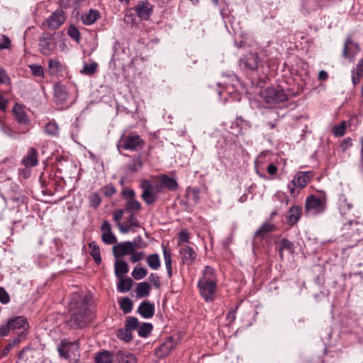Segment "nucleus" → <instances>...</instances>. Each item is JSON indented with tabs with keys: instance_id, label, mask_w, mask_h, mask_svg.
Segmentation results:
<instances>
[{
	"instance_id": "338daca9",
	"label": "nucleus",
	"mask_w": 363,
	"mask_h": 363,
	"mask_svg": "<svg viewBox=\"0 0 363 363\" xmlns=\"http://www.w3.org/2000/svg\"><path fill=\"white\" fill-rule=\"evenodd\" d=\"M128 223L130 224V226H133L136 228L140 227L139 221L133 214L130 215L128 218Z\"/></svg>"
},
{
	"instance_id": "9b49d317",
	"label": "nucleus",
	"mask_w": 363,
	"mask_h": 363,
	"mask_svg": "<svg viewBox=\"0 0 363 363\" xmlns=\"http://www.w3.org/2000/svg\"><path fill=\"white\" fill-rule=\"evenodd\" d=\"M101 230L103 232L101 240L107 245L114 244L117 239L111 231V225L108 221L104 220L101 226Z\"/></svg>"
},
{
	"instance_id": "f03ea898",
	"label": "nucleus",
	"mask_w": 363,
	"mask_h": 363,
	"mask_svg": "<svg viewBox=\"0 0 363 363\" xmlns=\"http://www.w3.org/2000/svg\"><path fill=\"white\" fill-rule=\"evenodd\" d=\"M140 186L143 189L141 198L147 205H152L156 201V195L161 192L163 188V185L159 182V177L154 184L147 179H143Z\"/></svg>"
},
{
	"instance_id": "a18cd8bd",
	"label": "nucleus",
	"mask_w": 363,
	"mask_h": 363,
	"mask_svg": "<svg viewBox=\"0 0 363 363\" xmlns=\"http://www.w3.org/2000/svg\"><path fill=\"white\" fill-rule=\"evenodd\" d=\"M130 243H132L133 250L143 249L147 245L140 236L135 237L133 241H130Z\"/></svg>"
},
{
	"instance_id": "f257e3e1",
	"label": "nucleus",
	"mask_w": 363,
	"mask_h": 363,
	"mask_svg": "<svg viewBox=\"0 0 363 363\" xmlns=\"http://www.w3.org/2000/svg\"><path fill=\"white\" fill-rule=\"evenodd\" d=\"M70 318L67 324L72 328H83L90 321L88 300L86 296L74 294L69 303Z\"/></svg>"
},
{
	"instance_id": "a878e982",
	"label": "nucleus",
	"mask_w": 363,
	"mask_h": 363,
	"mask_svg": "<svg viewBox=\"0 0 363 363\" xmlns=\"http://www.w3.org/2000/svg\"><path fill=\"white\" fill-rule=\"evenodd\" d=\"M39 47L40 52L45 56L50 55L54 49L55 48V44L52 41H39Z\"/></svg>"
},
{
	"instance_id": "4c0bfd02",
	"label": "nucleus",
	"mask_w": 363,
	"mask_h": 363,
	"mask_svg": "<svg viewBox=\"0 0 363 363\" xmlns=\"http://www.w3.org/2000/svg\"><path fill=\"white\" fill-rule=\"evenodd\" d=\"M153 329L151 323H144L138 327V335L142 337H147Z\"/></svg>"
},
{
	"instance_id": "9d476101",
	"label": "nucleus",
	"mask_w": 363,
	"mask_h": 363,
	"mask_svg": "<svg viewBox=\"0 0 363 363\" xmlns=\"http://www.w3.org/2000/svg\"><path fill=\"white\" fill-rule=\"evenodd\" d=\"M133 252V248L130 241H125L114 245L113 247V253L116 258L124 257L130 255Z\"/></svg>"
},
{
	"instance_id": "8fccbe9b",
	"label": "nucleus",
	"mask_w": 363,
	"mask_h": 363,
	"mask_svg": "<svg viewBox=\"0 0 363 363\" xmlns=\"http://www.w3.org/2000/svg\"><path fill=\"white\" fill-rule=\"evenodd\" d=\"M29 68L30 69L32 74L34 76H36V77H43L44 76L43 68L41 65L33 64V65H29Z\"/></svg>"
},
{
	"instance_id": "412c9836",
	"label": "nucleus",
	"mask_w": 363,
	"mask_h": 363,
	"mask_svg": "<svg viewBox=\"0 0 363 363\" xmlns=\"http://www.w3.org/2000/svg\"><path fill=\"white\" fill-rule=\"evenodd\" d=\"M276 230V226L274 224L271 223L269 222L264 223L262 226L255 232L254 235L255 238H260L262 239L267 234L271 232H273Z\"/></svg>"
},
{
	"instance_id": "4be33fe9",
	"label": "nucleus",
	"mask_w": 363,
	"mask_h": 363,
	"mask_svg": "<svg viewBox=\"0 0 363 363\" xmlns=\"http://www.w3.org/2000/svg\"><path fill=\"white\" fill-rule=\"evenodd\" d=\"M159 182L163 185V187L167 188L170 191H176L178 188L177 181L166 174H162L159 177Z\"/></svg>"
},
{
	"instance_id": "7c9ffc66",
	"label": "nucleus",
	"mask_w": 363,
	"mask_h": 363,
	"mask_svg": "<svg viewBox=\"0 0 363 363\" xmlns=\"http://www.w3.org/2000/svg\"><path fill=\"white\" fill-rule=\"evenodd\" d=\"M133 286V281L130 278H121L118 284V291L122 293L129 291Z\"/></svg>"
},
{
	"instance_id": "bf43d9fd",
	"label": "nucleus",
	"mask_w": 363,
	"mask_h": 363,
	"mask_svg": "<svg viewBox=\"0 0 363 363\" xmlns=\"http://www.w3.org/2000/svg\"><path fill=\"white\" fill-rule=\"evenodd\" d=\"M352 81L353 85L355 86L357 84H358L360 82V79L363 75V73H359L358 72H355L352 70Z\"/></svg>"
},
{
	"instance_id": "774afa93",
	"label": "nucleus",
	"mask_w": 363,
	"mask_h": 363,
	"mask_svg": "<svg viewBox=\"0 0 363 363\" xmlns=\"http://www.w3.org/2000/svg\"><path fill=\"white\" fill-rule=\"evenodd\" d=\"M55 34H52L48 32H45L42 34V35L39 38V41H52L53 36Z\"/></svg>"
},
{
	"instance_id": "6e6552de",
	"label": "nucleus",
	"mask_w": 363,
	"mask_h": 363,
	"mask_svg": "<svg viewBox=\"0 0 363 363\" xmlns=\"http://www.w3.org/2000/svg\"><path fill=\"white\" fill-rule=\"evenodd\" d=\"M79 348V341L69 342L66 339L62 340L57 346V351L60 357L69 359V353L78 351Z\"/></svg>"
},
{
	"instance_id": "bb28decb",
	"label": "nucleus",
	"mask_w": 363,
	"mask_h": 363,
	"mask_svg": "<svg viewBox=\"0 0 363 363\" xmlns=\"http://www.w3.org/2000/svg\"><path fill=\"white\" fill-rule=\"evenodd\" d=\"M150 290H151L150 285L147 282L144 281V282H140L138 284L135 292H136L138 297L143 298V297L148 296L150 294Z\"/></svg>"
},
{
	"instance_id": "13d9d810",
	"label": "nucleus",
	"mask_w": 363,
	"mask_h": 363,
	"mask_svg": "<svg viewBox=\"0 0 363 363\" xmlns=\"http://www.w3.org/2000/svg\"><path fill=\"white\" fill-rule=\"evenodd\" d=\"M2 43L0 42V49H9L11 46V41L6 35H1Z\"/></svg>"
},
{
	"instance_id": "f8f14e48",
	"label": "nucleus",
	"mask_w": 363,
	"mask_h": 363,
	"mask_svg": "<svg viewBox=\"0 0 363 363\" xmlns=\"http://www.w3.org/2000/svg\"><path fill=\"white\" fill-rule=\"evenodd\" d=\"M9 320V325H11V330H21L20 336L21 337L24 335L23 333L27 330L29 328L28 323L26 318L23 316H16L13 318H11Z\"/></svg>"
},
{
	"instance_id": "4d7b16f0",
	"label": "nucleus",
	"mask_w": 363,
	"mask_h": 363,
	"mask_svg": "<svg viewBox=\"0 0 363 363\" xmlns=\"http://www.w3.org/2000/svg\"><path fill=\"white\" fill-rule=\"evenodd\" d=\"M149 280L155 288H159L160 286V277L156 274H150L149 276Z\"/></svg>"
},
{
	"instance_id": "69168bd1",
	"label": "nucleus",
	"mask_w": 363,
	"mask_h": 363,
	"mask_svg": "<svg viewBox=\"0 0 363 363\" xmlns=\"http://www.w3.org/2000/svg\"><path fill=\"white\" fill-rule=\"evenodd\" d=\"M122 194L123 197L128 201L129 199H135V191L132 189L130 190H124L122 191Z\"/></svg>"
},
{
	"instance_id": "c9c22d12",
	"label": "nucleus",
	"mask_w": 363,
	"mask_h": 363,
	"mask_svg": "<svg viewBox=\"0 0 363 363\" xmlns=\"http://www.w3.org/2000/svg\"><path fill=\"white\" fill-rule=\"evenodd\" d=\"M13 112L15 113L16 120L20 123H26L28 121L26 114L25 112L22 110L21 107L16 104L13 107Z\"/></svg>"
},
{
	"instance_id": "6ab92c4d",
	"label": "nucleus",
	"mask_w": 363,
	"mask_h": 363,
	"mask_svg": "<svg viewBox=\"0 0 363 363\" xmlns=\"http://www.w3.org/2000/svg\"><path fill=\"white\" fill-rule=\"evenodd\" d=\"M175 346L176 342L174 340L172 337H169L167 340L160 345L157 353L160 357H165L171 352Z\"/></svg>"
},
{
	"instance_id": "58836bf2",
	"label": "nucleus",
	"mask_w": 363,
	"mask_h": 363,
	"mask_svg": "<svg viewBox=\"0 0 363 363\" xmlns=\"http://www.w3.org/2000/svg\"><path fill=\"white\" fill-rule=\"evenodd\" d=\"M125 207L128 211H138L141 209V203L135 199H129L126 201Z\"/></svg>"
},
{
	"instance_id": "0eeeda50",
	"label": "nucleus",
	"mask_w": 363,
	"mask_h": 363,
	"mask_svg": "<svg viewBox=\"0 0 363 363\" xmlns=\"http://www.w3.org/2000/svg\"><path fill=\"white\" fill-rule=\"evenodd\" d=\"M65 21L64 11L62 9H57L46 18L42 25L48 29L56 30L64 23Z\"/></svg>"
},
{
	"instance_id": "a19ab883",
	"label": "nucleus",
	"mask_w": 363,
	"mask_h": 363,
	"mask_svg": "<svg viewBox=\"0 0 363 363\" xmlns=\"http://www.w3.org/2000/svg\"><path fill=\"white\" fill-rule=\"evenodd\" d=\"M117 336L119 339L123 340L126 342L130 341L133 337L131 330L125 328V327L123 329L118 330Z\"/></svg>"
},
{
	"instance_id": "a211bd4d",
	"label": "nucleus",
	"mask_w": 363,
	"mask_h": 363,
	"mask_svg": "<svg viewBox=\"0 0 363 363\" xmlns=\"http://www.w3.org/2000/svg\"><path fill=\"white\" fill-rule=\"evenodd\" d=\"M115 361L118 363H137V359L134 354L118 350L114 353Z\"/></svg>"
},
{
	"instance_id": "4468645a",
	"label": "nucleus",
	"mask_w": 363,
	"mask_h": 363,
	"mask_svg": "<svg viewBox=\"0 0 363 363\" xmlns=\"http://www.w3.org/2000/svg\"><path fill=\"white\" fill-rule=\"evenodd\" d=\"M135 11L140 18L147 20L152 11V6L147 1H140L135 6Z\"/></svg>"
},
{
	"instance_id": "603ef678",
	"label": "nucleus",
	"mask_w": 363,
	"mask_h": 363,
	"mask_svg": "<svg viewBox=\"0 0 363 363\" xmlns=\"http://www.w3.org/2000/svg\"><path fill=\"white\" fill-rule=\"evenodd\" d=\"M345 121H342L338 126L334 127V135L335 136H343L345 133Z\"/></svg>"
},
{
	"instance_id": "dca6fc26",
	"label": "nucleus",
	"mask_w": 363,
	"mask_h": 363,
	"mask_svg": "<svg viewBox=\"0 0 363 363\" xmlns=\"http://www.w3.org/2000/svg\"><path fill=\"white\" fill-rule=\"evenodd\" d=\"M301 208L299 206H294L290 208L286 216V223L289 225H295L301 218Z\"/></svg>"
},
{
	"instance_id": "473e14b6",
	"label": "nucleus",
	"mask_w": 363,
	"mask_h": 363,
	"mask_svg": "<svg viewBox=\"0 0 363 363\" xmlns=\"http://www.w3.org/2000/svg\"><path fill=\"white\" fill-rule=\"evenodd\" d=\"M147 265L154 270H157L160 267V259L157 254H151L147 257Z\"/></svg>"
},
{
	"instance_id": "f3484780",
	"label": "nucleus",
	"mask_w": 363,
	"mask_h": 363,
	"mask_svg": "<svg viewBox=\"0 0 363 363\" xmlns=\"http://www.w3.org/2000/svg\"><path fill=\"white\" fill-rule=\"evenodd\" d=\"M55 98L56 102L59 104H64L68 99V92L65 86L60 84H57L54 86Z\"/></svg>"
},
{
	"instance_id": "680f3d73",
	"label": "nucleus",
	"mask_w": 363,
	"mask_h": 363,
	"mask_svg": "<svg viewBox=\"0 0 363 363\" xmlns=\"http://www.w3.org/2000/svg\"><path fill=\"white\" fill-rule=\"evenodd\" d=\"M11 325H9V320H8L6 325H1L0 327V335L6 336L8 335L9 332L11 330Z\"/></svg>"
},
{
	"instance_id": "c756f323",
	"label": "nucleus",
	"mask_w": 363,
	"mask_h": 363,
	"mask_svg": "<svg viewBox=\"0 0 363 363\" xmlns=\"http://www.w3.org/2000/svg\"><path fill=\"white\" fill-rule=\"evenodd\" d=\"M89 247L91 250L90 255L93 257L94 260L97 264H100L101 262V257L99 247L95 241L91 242L89 244Z\"/></svg>"
},
{
	"instance_id": "39448f33",
	"label": "nucleus",
	"mask_w": 363,
	"mask_h": 363,
	"mask_svg": "<svg viewBox=\"0 0 363 363\" xmlns=\"http://www.w3.org/2000/svg\"><path fill=\"white\" fill-rule=\"evenodd\" d=\"M313 176V174L311 172H298L288 186L290 194L294 197L296 196L299 190L307 185Z\"/></svg>"
},
{
	"instance_id": "b1692460",
	"label": "nucleus",
	"mask_w": 363,
	"mask_h": 363,
	"mask_svg": "<svg viewBox=\"0 0 363 363\" xmlns=\"http://www.w3.org/2000/svg\"><path fill=\"white\" fill-rule=\"evenodd\" d=\"M113 360H115L114 354L107 350L99 352L95 356L96 363H111Z\"/></svg>"
},
{
	"instance_id": "c85d7f7f",
	"label": "nucleus",
	"mask_w": 363,
	"mask_h": 363,
	"mask_svg": "<svg viewBox=\"0 0 363 363\" xmlns=\"http://www.w3.org/2000/svg\"><path fill=\"white\" fill-rule=\"evenodd\" d=\"M128 270V264L125 261H118L115 263V274L117 277L123 278Z\"/></svg>"
},
{
	"instance_id": "7ed1b4c3",
	"label": "nucleus",
	"mask_w": 363,
	"mask_h": 363,
	"mask_svg": "<svg viewBox=\"0 0 363 363\" xmlns=\"http://www.w3.org/2000/svg\"><path fill=\"white\" fill-rule=\"evenodd\" d=\"M327 196L325 193L320 196L310 195L306 198L305 209L314 215L322 213L326 209Z\"/></svg>"
},
{
	"instance_id": "864d4df0",
	"label": "nucleus",
	"mask_w": 363,
	"mask_h": 363,
	"mask_svg": "<svg viewBox=\"0 0 363 363\" xmlns=\"http://www.w3.org/2000/svg\"><path fill=\"white\" fill-rule=\"evenodd\" d=\"M89 200L91 206L94 208L99 206L101 201V197L97 193L92 194L89 197Z\"/></svg>"
},
{
	"instance_id": "20e7f679",
	"label": "nucleus",
	"mask_w": 363,
	"mask_h": 363,
	"mask_svg": "<svg viewBox=\"0 0 363 363\" xmlns=\"http://www.w3.org/2000/svg\"><path fill=\"white\" fill-rule=\"evenodd\" d=\"M261 98L268 104H276L288 100V95L282 89L268 87L259 92Z\"/></svg>"
},
{
	"instance_id": "09e8293b",
	"label": "nucleus",
	"mask_w": 363,
	"mask_h": 363,
	"mask_svg": "<svg viewBox=\"0 0 363 363\" xmlns=\"http://www.w3.org/2000/svg\"><path fill=\"white\" fill-rule=\"evenodd\" d=\"M58 125L55 123H48L45 126V132L50 135H56L58 133Z\"/></svg>"
},
{
	"instance_id": "49530a36",
	"label": "nucleus",
	"mask_w": 363,
	"mask_h": 363,
	"mask_svg": "<svg viewBox=\"0 0 363 363\" xmlns=\"http://www.w3.org/2000/svg\"><path fill=\"white\" fill-rule=\"evenodd\" d=\"M67 34L69 36L76 40L77 43H79L80 40V33L79 30L73 25H71L67 29Z\"/></svg>"
},
{
	"instance_id": "37998d69",
	"label": "nucleus",
	"mask_w": 363,
	"mask_h": 363,
	"mask_svg": "<svg viewBox=\"0 0 363 363\" xmlns=\"http://www.w3.org/2000/svg\"><path fill=\"white\" fill-rule=\"evenodd\" d=\"M147 274V270L143 267H135L132 272V276L136 280L143 279Z\"/></svg>"
},
{
	"instance_id": "6e6d98bb",
	"label": "nucleus",
	"mask_w": 363,
	"mask_h": 363,
	"mask_svg": "<svg viewBox=\"0 0 363 363\" xmlns=\"http://www.w3.org/2000/svg\"><path fill=\"white\" fill-rule=\"evenodd\" d=\"M101 191L103 194L106 196H111L116 191L115 187L113 185L105 186L101 189Z\"/></svg>"
},
{
	"instance_id": "3c124183",
	"label": "nucleus",
	"mask_w": 363,
	"mask_h": 363,
	"mask_svg": "<svg viewBox=\"0 0 363 363\" xmlns=\"http://www.w3.org/2000/svg\"><path fill=\"white\" fill-rule=\"evenodd\" d=\"M130 255V260L132 263L140 262L145 256L143 252H137L136 250H133V252Z\"/></svg>"
},
{
	"instance_id": "e433bc0d",
	"label": "nucleus",
	"mask_w": 363,
	"mask_h": 363,
	"mask_svg": "<svg viewBox=\"0 0 363 363\" xmlns=\"http://www.w3.org/2000/svg\"><path fill=\"white\" fill-rule=\"evenodd\" d=\"M199 280L216 281L214 269L210 266H206L203 272L202 278Z\"/></svg>"
},
{
	"instance_id": "423d86ee",
	"label": "nucleus",
	"mask_w": 363,
	"mask_h": 363,
	"mask_svg": "<svg viewBox=\"0 0 363 363\" xmlns=\"http://www.w3.org/2000/svg\"><path fill=\"white\" fill-rule=\"evenodd\" d=\"M198 287L201 296L206 301H212L216 290V281L199 280Z\"/></svg>"
},
{
	"instance_id": "e2e57ef3",
	"label": "nucleus",
	"mask_w": 363,
	"mask_h": 363,
	"mask_svg": "<svg viewBox=\"0 0 363 363\" xmlns=\"http://www.w3.org/2000/svg\"><path fill=\"white\" fill-rule=\"evenodd\" d=\"M123 213L124 211L123 209H118L114 211L113 218L116 222H117V224L120 223V220L123 218Z\"/></svg>"
},
{
	"instance_id": "79ce46f5",
	"label": "nucleus",
	"mask_w": 363,
	"mask_h": 363,
	"mask_svg": "<svg viewBox=\"0 0 363 363\" xmlns=\"http://www.w3.org/2000/svg\"><path fill=\"white\" fill-rule=\"evenodd\" d=\"M98 65L95 62H92L90 64L84 63L81 73L86 75H91L96 71Z\"/></svg>"
},
{
	"instance_id": "f704fd0d",
	"label": "nucleus",
	"mask_w": 363,
	"mask_h": 363,
	"mask_svg": "<svg viewBox=\"0 0 363 363\" xmlns=\"http://www.w3.org/2000/svg\"><path fill=\"white\" fill-rule=\"evenodd\" d=\"M48 68L52 74H56L62 71V65L56 59H50L48 61Z\"/></svg>"
},
{
	"instance_id": "0e129e2a",
	"label": "nucleus",
	"mask_w": 363,
	"mask_h": 363,
	"mask_svg": "<svg viewBox=\"0 0 363 363\" xmlns=\"http://www.w3.org/2000/svg\"><path fill=\"white\" fill-rule=\"evenodd\" d=\"M10 79L6 74L5 70L0 67V84H6Z\"/></svg>"
},
{
	"instance_id": "5701e85b",
	"label": "nucleus",
	"mask_w": 363,
	"mask_h": 363,
	"mask_svg": "<svg viewBox=\"0 0 363 363\" xmlns=\"http://www.w3.org/2000/svg\"><path fill=\"white\" fill-rule=\"evenodd\" d=\"M100 18V13L97 10L90 9L87 13L82 16V21L85 25H91Z\"/></svg>"
},
{
	"instance_id": "052dcab7",
	"label": "nucleus",
	"mask_w": 363,
	"mask_h": 363,
	"mask_svg": "<svg viewBox=\"0 0 363 363\" xmlns=\"http://www.w3.org/2000/svg\"><path fill=\"white\" fill-rule=\"evenodd\" d=\"M21 340V337L20 336L17 337L16 338H15L12 342H10L6 347L5 349L4 350V355H6L8 354V352H9V350H11V348L12 347H13L14 345H16V344H18Z\"/></svg>"
},
{
	"instance_id": "aec40b11",
	"label": "nucleus",
	"mask_w": 363,
	"mask_h": 363,
	"mask_svg": "<svg viewBox=\"0 0 363 363\" xmlns=\"http://www.w3.org/2000/svg\"><path fill=\"white\" fill-rule=\"evenodd\" d=\"M23 164L26 167H35L38 163V152L34 147L29 148L27 155L23 159Z\"/></svg>"
},
{
	"instance_id": "5fc2aeb1",
	"label": "nucleus",
	"mask_w": 363,
	"mask_h": 363,
	"mask_svg": "<svg viewBox=\"0 0 363 363\" xmlns=\"http://www.w3.org/2000/svg\"><path fill=\"white\" fill-rule=\"evenodd\" d=\"M9 301L10 297L6 291L3 287H0V302L3 304H6Z\"/></svg>"
},
{
	"instance_id": "de8ad7c7",
	"label": "nucleus",
	"mask_w": 363,
	"mask_h": 363,
	"mask_svg": "<svg viewBox=\"0 0 363 363\" xmlns=\"http://www.w3.org/2000/svg\"><path fill=\"white\" fill-rule=\"evenodd\" d=\"M125 328L130 330H135L138 328V320L135 317H128L125 321Z\"/></svg>"
},
{
	"instance_id": "cd10ccee",
	"label": "nucleus",
	"mask_w": 363,
	"mask_h": 363,
	"mask_svg": "<svg viewBox=\"0 0 363 363\" xmlns=\"http://www.w3.org/2000/svg\"><path fill=\"white\" fill-rule=\"evenodd\" d=\"M284 250H287L291 254L294 251V244L286 238H283L279 244V252L281 257H283Z\"/></svg>"
},
{
	"instance_id": "c03bdc74",
	"label": "nucleus",
	"mask_w": 363,
	"mask_h": 363,
	"mask_svg": "<svg viewBox=\"0 0 363 363\" xmlns=\"http://www.w3.org/2000/svg\"><path fill=\"white\" fill-rule=\"evenodd\" d=\"M143 167V162L140 157H138L127 166L128 169L130 172H136L140 169Z\"/></svg>"
},
{
	"instance_id": "72a5a7b5",
	"label": "nucleus",
	"mask_w": 363,
	"mask_h": 363,
	"mask_svg": "<svg viewBox=\"0 0 363 363\" xmlns=\"http://www.w3.org/2000/svg\"><path fill=\"white\" fill-rule=\"evenodd\" d=\"M338 204L340 211L343 213H345L346 211H349L352 208V203L347 201L344 194H340L339 196Z\"/></svg>"
},
{
	"instance_id": "ea45409f",
	"label": "nucleus",
	"mask_w": 363,
	"mask_h": 363,
	"mask_svg": "<svg viewBox=\"0 0 363 363\" xmlns=\"http://www.w3.org/2000/svg\"><path fill=\"white\" fill-rule=\"evenodd\" d=\"M120 306L124 313H129L133 309V302L128 297H124L120 302Z\"/></svg>"
},
{
	"instance_id": "2f4dec72",
	"label": "nucleus",
	"mask_w": 363,
	"mask_h": 363,
	"mask_svg": "<svg viewBox=\"0 0 363 363\" xmlns=\"http://www.w3.org/2000/svg\"><path fill=\"white\" fill-rule=\"evenodd\" d=\"M352 47L355 48L357 50H359V46L357 43H353L352 38L348 36L346 39V41L344 44V48L342 50V56L345 58L350 57L349 50L352 49Z\"/></svg>"
},
{
	"instance_id": "2eb2a0df",
	"label": "nucleus",
	"mask_w": 363,
	"mask_h": 363,
	"mask_svg": "<svg viewBox=\"0 0 363 363\" xmlns=\"http://www.w3.org/2000/svg\"><path fill=\"white\" fill-rule=\"evenodd\" d=\"M138 313L145 318H150L155 313V306L147 301L142 302L138 308Z\"/></svg>"
},
{
	"instance_id": "ddd939ff",
	"label": "nucleus",
	"mask_w": 363,
	"mask_h": 363,
	"mask_svg": "<svg viewBox=\"0 0 363 363\" xmlns=\"http://www.w3.org/2000/svg\"><path fill=\"white\" fill-rule=\"evenodd\" d=\"M179 252L183 263L187 265H191L196 257V253L194 249L188 245L182 246Z\"/></svg>"
},
{
	"instance_id": "1a4fd4ad",
	"label": "nucleus",
	"mask_w": 363,
	"mask_h": 363,
	"mask_svg": "<svg viewBox=\"0 0 363 363\" xmlns=\"http://www.w3.org/2000/svg\"><path fill=\"white\" fill-rule=\"evenodd\" d=\"M121 146L124 150H135L138 147H141L144 144L142 138L138 135H129L124 137L121 140Z\"/></svg>"
},
{
	"instance_id": "393cba45",
	"label": "nucleus",
	"mask_w": 363,
	"mask_h": 363,
	"mask_svg": "<svg viewBox=\"0 0 363 363\" xmlns=\"http://www.w3.org/2000/svg\"><path fill=\"white\" fill-rule=\"evenodd\" d=\"M162 248L167 274L169 278H171L172 277V255L170 251L164 244L162 245Z\"/></svg>"
}]
</instances>
